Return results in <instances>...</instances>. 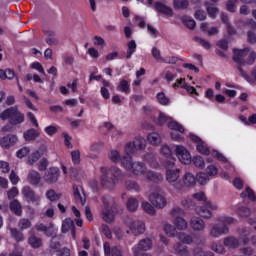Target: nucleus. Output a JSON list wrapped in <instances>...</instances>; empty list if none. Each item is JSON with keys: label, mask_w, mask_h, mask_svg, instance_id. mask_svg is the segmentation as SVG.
Listing matches in <instances>:
<instances>
[{"label": "nucleus", "mask_w": 256, "mask_h": 256, "mask_svg": "<svg viewBox=\"0 0 256 256\" xmlns=\"http://www.w3.org/2000/svg\"><path fill=\"white\" fill-rule=\"evenodd\" d=\"M122 166L126 168V171H131L134 175H143L145 179L148 181H161L163 179V175L149 171L141 162H132L131 156L128 158L127 162L122 160Z\"/></svg>", "instance_id": "nucleus-1"}, {"label": "nucleus", "mask_w": 256, "mask_h": 256, "mask_svg": "<svg viewBox=\"0 0 256 256\" xmlns=\"http://www.w3.org/2000/svg\"><path fill=\"white\" fill-rule=\"evenodd\" d=\"M102 176L100 178L101 185L106 189H112L123 179V173L119 168H105L100 169Z\"/></svg>", "instance_id": "nucleus-2"}, {"label": "nucleus", "mask_w": 256, "mask_h": 256, "mask_svg": "<svg viewBox=\"0 0 256 256\" xmlns=\"http://www.w3.org/2000/svg\"><path fill=\"white\" fill-rule=\"evenodd\" d=\"M0 119L2 121H9L10 125H21L25 121V114L19 111L17 106L8 108L0 113Z\"/></svg>", "instance_id": "nucleus-3"}, {"label": "nucleus", "mask_w": 256, "mask_h": 256, "mask_svg": "<svg viewBox=\"0 0 256 256\" xmlns=\"http://www.w3.org/2000/svg\"><path fill=\"white\" fill-rule=\"evenodd\" d=\"M233 59L238 65H253L256 59V53L249 51L248 48L239 50L234 49Z\"/></svg>", "instance_id": "nucleus-4"}, {"label": "nucleus", "mask_w": 256, "mask_h": 256, "mask_svg": "<svg viewBox=\"0 0 256 256\" xmlns=\"http://www.w3.org/2000/svg\"><path fill=\"white\" fill-rule=\"evenodd\" d=\"M104 208L102 210V215L106 223H111L115 219L114 209H115V198L111 196H105L102 199Z\"/></svg>", "instance_id": "nucleus-5"}, {"label": "nucleus", "mask_w": 256, "mask_h": 256, "mask_svg": "<svg viewBox=\"0 0 256 256\" xmlns=\"http://www.w3.org/2000/svg\"><path fill=\"white\" fill-rule=\"evenodd\" d=\"M147 147V141L145 138L138 136L135 137L132 142H129L125 146V153L128 155V157H131V155H134V153H137V151H143Z\"/></svg>", "instance_id": "nucleus-6"}, {"label": "nucleus", "mask_w": 256, "mask_h": 256, "mask_svg": "<svg viewBox=\"0 0 256 256\" xmlns=\"http://www.w3.org/2000/svg\"><path fill=\"white\" fill-rule=\"evenodd\" d=\"M175 167V158H170V160L166 161V181L168 183H177L179 179L181 171L179 169H173Z\"/></svg>", "instance_id": "nucleus-7"}, {"label": "nucleus", "mask_w": 256, "mask_h": 256, "mask_svg": "<svg viewBox=\"0 0 256 256\" xmlns=\"http://www.w3.org/2000/svg\"><path fill=\"white\" fill-rule=\"evenodd\" d=\"M217 209H219V206L216 203L206 201L204 206L196 207L195 211L197 215H200V217H203L204 219H211V217H213V212L211 211H217Z\"/></svg>", "instance_id": "nucleus-8"}, {"label": "nucleus", "mask_w": 256, "mask_h": 256, "mask_svg": "<svg viewBox=\"0 0 256 256\" xmlns=\"http://www.w3.org/2000/svg\"><path fill=\"white\" fill-rule=\"evenodd\" d=\"M168 127L171 129V138L174 141H183V133H185V128L183 125L179 124L177 121H174L173 118L168 122Z\"/></svg>", "instance_id": "nucleus-9"}, {"label": "nucleus", "mask_w": 256, "mask_h": 256, "mask_svg": "<svg viewBox=\"0 0 256 256\" xmlns=\"http://www.w3.org/2000/svg\"><path fill=\"white\" fill-rule=\"evenodd\" d=\"M195 183H196L195 176L191 173H186L182 177L181 182H176L174 184V189H176V191H178V193H183L184 187H195Z\"/></svg>", "instance_id": "nucleus-10"}, {"label": "nucleus", "mask_w": 256, "mask_h": 256, "mask_svg": "<svg viewBox=\"0 0 256 256\" xmlns=\"http://www.w3.org/2000/svg\"><path fill=\"white\" fill-rule=\"evenodd\" d=\"M149 201L156 209H165L167 207V198L159 192H153L149 195Z\"/></svg>", "instance_id": "nucleus-11"}, {"label": "nucleus", "mask_w": 256, "mask_h": 256, "mask_svg": "<svg viewBox=\"0 0 256 256\" xmlns=\"http://www.w3.org/2000/svg\"><path fill=\"white\" fill-rule=\"evenodd\" d=\"M175 153L180 162H182L184 165H190L191 154L184 146H176Z\"/></svg>", "instance_id": "nucleus-12"}, {"label": "nucleus", "mask_w": 256, "mask_h": 256, "mask_svg": "<svg viewBox=\"0 0 256 256\" xmlns=\"http://www.w3.org/2000/svg\"><path fill=\"white\" fill-rule=\"evenodd\" d=\"M19 142V137L15 134H8L0 139V147L2 149H10V147H15Z\"/></svg>", "instance_id": "nucleus-13"}, {"label": "nucleus", "mask_w": 256, "mask_h": 256, "mask_svg": "<svg viewBox=\"0 0 256 256\" xmlns=\"http://www.w3.org/2000/svg\"><path fill=\"white\" fill-rule=\"evenodd\" d=\"M227 233H229V227L220 224H213L209 231V235L213 239H217L221 237V235H227Z\"/></svg>", "instance_id": "nucleus-14"}, {"label": "nucleus", "mask_w": 256, "mask_h": 256, "mask_svg": "<svg viewBox=\"0 0 256 256\" xmlns=\"http://www.w3.org/2000/svg\"><path fill=\"white\" fill-rule=\"evenodd\" d=\"M129 229L132 235H135V237L143 235V233L146 231L145 222L141 220L132 221L129 225Z\"/></svg>", "instance_id": "nucleus-15"}, {"label": "nucleus", "mask_w": 256, "mask_h": 256, "mask_svg": "<svg viewBox=\"0 0 256 256\" xmlns=\"http://www.w3.org/2000/svg\"><path fill=\"white\" fill-rule=\"evenodd\" d=\"M61 231L62 233H69L70 231L72 239H74V241L77 239V233L75 232V222H73L71 218H66L62 222Z\"/></svg>", "instance_id": "nucleus-16"}, {"label": "nucleus", "mask_w": 256, "mask_h": 256, "mask_svg": "<svg viewBox=\"0 0 256 256\" xmlns=\"http://www.w3.org/2000/svg\"><path fill=\"white\" fill-rule=\"evenodd\" d=\"M104 247V255L106 256H123V249L119 246H114L111 248L108 242L103 244Z\"/></svg>", "instance_id": "nucleus-17"}, {"label": "nucleus", "mask_w": 256, "mask_h": 256, "mask_svg": "<svg viewBox=\"0 0 256 256\" xmlns=\"http://www.w3.org/2000/svg\"><path fill=\"white\" fill-rule=\"evenodd\" d=\"M190 227L193 231H205V220L201 219V217L193 216L190 219Z\"/></svg>", "instance_id": "nucleus-18"}, {"label": "nucleus", "mask_w": 256, "mask_h": 256, "mask_svg": "<svg viewBox=\"0 0 256 256\" xmlns=\"http://www.w3.org/2000/svg\"><path fill=\"white\" fill-rule=\"evenodd\" d=\"M44 179L46 183H56L57 179H59V168H49V170L44 175Z\"/></svg>", "instance_id": "nucleus-19"}, {"label": "nucleus", "mask_w": 256, "mask_h": 256, "mask_svg": "<svg viewBox=\"0 0 256 256\" xmlns=\"http://www.w3.org/2000/svg\"><path fill=\"white\" fill-rule=\"evenodd\" d=\"M73 194L76 203H79L80 205H85V193H83V188L81 186H73Z\"/></svg>", "instance_id": "nucleus-20"}, {"label": "nucleus", "mask_w": 256, "mask_h": 256, "mask_svg": "<svg viewBox=\"0 0 256 256\" xmlns=\"http://www.w3.org/2000/svg\"><path fill=\"white\" fill-rule=\"evenodd\" d=\"M27 181L30 185H39L41 183V174L37 170H30L27 175Z\"/></svg>", "instance_id": "nucleus-21"}, {"label": "nucleus", "mask_w": 256, "mask_h": 256, "mask_svg": "<svg viewBox=\"0 0 256 256\" xmlns=\"http://www.w3.org/2000/svg\"><path fill=\"white\" fill-rule=\"evenodd\" d=\"M134 247H136L140 252L149 251L153 247V241L149 238H144L138 242L137 246Z\"/></svg>", "instance_id": "nucleus-22"}, {"label": "nucleus", "mask_w": 256, "mask_h": 256, "mask_svg": "<svg viewBox=\"0 0 256 256\" xmlns=\"http://www.w3.org/2000/svg\"><path fill=\"white\" fill-rule=\"evenodd\" d=\"M108 157H109L110 161H112L113 163L121 162L123 164V160L125 161V163H127V161H129V158L131 156L127 155V157H121L119 155V151L112 150V151L109 152Z\"/></svg>", "instance_id": "nucleus-23"}, {"label": "nucleus", "mask_w": 256, "mask_h": 256, "mask_svg": "<svg viewBox=\"0 0 256 256\" xmlns=\"http://www.w3.org/2000/svg\"><path fill=\"white\" fill-rule=\"evenodd\" d=\"M45 153H47V149L45 148H40L39 150L33 152L28 158V164L33 165V163H37V161H39V159H41Z\"/></svg>", "instance_id": "nucleus-24"}, {"label": "nucleus", "mask_w": 256, "mask_h": 256, "mask_svg": "<svg viewBox=\"0 0 256 256\" xmlns=\"http://www.w3.org/2000/svg\"><path fill=\"white\" fill-rule=\"evenodd\" d=\"M174 251H176L179 256H195L193 255V252H189L187 246H183V244L179 242L174 245Z\"/></svg>", "instance_id": "nucleus-25"}, {"label": "nucleus", "mask_w": 256, "mask_h": 256, "mask_svg": "<svg viewBox=\"0 0 256 256\" xmlns=\"http://www.w3.org/2000/svg\"><path fill=\"white\" fill-rule=\"evenodd\" d=\"M10 210L14 215H17L18 217H21L23 215V206H21V202L19 200H13L10 202Z\"/></svg>", "instance_id": "nucleus-26"}, {"label": "nucleus", "mask_w": 256, "mask_h": 256, "mask_svg": "<svg viewBox=\"0 0 256 256\" xmlns=\"http://www.w3.org/2000/svg\"><path fill=\"white\" fill-rule=\"evenodd\" d=\"M174 227H176V231H185L188 227L187 220L183 217H176L174 219Z\"/></svg>", "instance_id": "nucleus-27"}, {"label": "nucleus", "mask_w": 256, "mask_h": 256, "mask_svg": "<svg viewBox=\"0 0 256 256\" xmlns=\"http://www.w3.org/2000/svg\"><path fill=\"white\" fill-rule=\"evenodd\" d=\"M155 9L158 13H162L163 15H173V10L161 2L155 4Z\"/></svg>", "instance_id": "nucleus-28"}, {"label": "nucleus", "mask_w": 256, "mask_h": 256, "mask_svg": "<svg viewBox=\"0 0 256 256\" xmlns=\"http://www.w3.org/2000/svg\"><path fill=\"white\" fill-rule=\"evenodd\" d=\"M147 141L150 145H160L161 144V136L155 132H152L147 135Z\"/></svg>", "instance_id": "nucleus-29"}, {"label": "nucleus", "mask_w": 256, "mask_h": 256, "mask_svg": "<svg viewBox=\"0 0 256 256\" xmlns=\"http://www.w3.org/2000/svg\"><path fill=\"white\" fill-rule=\"evenodd\" d=\"M224 245L230 249H237L239 247V240L235 237H226L224 238Z\"/></svg>", "instance_id": "nucleus-30"}, {"label": "nucleus", "mask_w": 256, "mask_h": 256, "mask_svg": "<svg viewBox=\"0 0 256 256\" xmlns=\"http://www.w3.org/2000/svg\"><path fill=\"white\" fill-rule=\"evenodd\" d=\"M117 89H118V91H121L122 93H125L126 95H129L131 93V87L129 85V81H127V80H120Z\"/></svg>", "instance_id": "nucleus-31"}, {"label": "nucleus", "mask_w": 256, "mask_h": 256, "mask_svg": "<svg viewBox=\"0 0 256 256\" xmlns=\"http://www.w3.org/2000/svg\"><path fill=\"white\" fill-rule=\"evenodd\" d=\"M23 137L25 141H35L36 137H39V132L35 129H29L24 132Z\"/></svg>", "instance_id": "nucleus-32"}, {"label": "nucleus", "mask_w": 256, "mask_h": 256, "mask_svg": "<svg viewBox=\"0 0 256 256\" xmlns=\"http://www.w3.org/2000/svg\"><path fill=\"white\" fill-rule=\"evenodd\" d=\"M127 47L128 49H127L126 59H131L135 51H137V43L135 42V40H131L128 42Z\"/></svg>", "instance_id": "nucleus-33"}, {"label": "nucleus", "mask_w": 256, "mask_h": 256, "mask_svg": "<svg viewBox=\"0 0 256 256\" xmlns=\"http://www.w3.org/2000/svg\"><path fill=\"white\" fill-rule=\"evenodd\" d=\"M164 232L169 237H178L179 233L177 232V228L171 224L164 225Z\"/></svg>", "instance_id": "nucleus-34"}, {"label": "nucleus", "mask_w": 256, "mask_h": 256, "mask_svg": "<svg viewBox=\"0 0 256 256\" xmlns=\"http://www.w3.org/2000/svg\"><path fill=\"white\" fill-rule=\"evenodd\" d=\"M33 224L31 223V220L27 218H22L18 221V229L20 231H26V229H31V226Z\"/></svg>", "instance_id": "nucleus-35"}, {"label": "nucleus", "mask_w": 256, "mask_h": 256, "mask_svg": "<svg viewBox=\"0 0 256 256\" xmlns=\"http://www.w3.org/2000/svg\"><path fill=\"white\" fill-rule=\"evenodd\" d=\"M178 239L181 241V243H184L185 245H191L193 243V236L187 234V233H179L178 234Z\"/></svg>", "instance_id": "nucleus-36"}, {"label": "nucleus", "mask_w": 256, "mask_h": 256, "mask_svg": "<svg viewBox=\"0 0 256 256\" xmlns=\"http://www.w3.org/2000/svg\"><path fill=\"white\" fill-rule=\"evenodd\" d=\"M144 161H146V163H148V165H150L152 169H157V167H159V163H157V161L155 160V155L153 154L145 155Z\"/></svg>", "instance_id": "nucleus-37"}, {"label": "nucleus", "mask_w": 256, "mask_h": 256, "mask_svg": "<svg viewBox=\"0 0 256 256\" xmlns=\"http://www.w3.org/2000/svg\"><path fill=\"white\" fill-rule=\"evenodd\" d=\"M142 209L148 215H155V213H157L155 210V206H153V204H151L147 201L142 202Z\"/></svg>", "instance_id": "nucleus-38"}, {"label": "nucleus", "mask_w": 256, "mask_h": 256, "mask_svg": "<svg viewBox=\"0 0 256 256\" xmlns=\"http://www.w3.org/2000/svg\"><path fill=\"white\" fill-rule=\"evenodd\" d=\"M196 181L200 185H207L209 183V175L205 172H200L196 175Z\"/></svg>", "instance_id": "nucleus-39"}, {"label": "nucleus", "mask_w": 256, "mask_h": 256, "mask_svg": "<svg viewBox=\"0 0 256 256\" xmlns=\"http://www.w3.org/2000/svg\"><path fill=\"white\" fill-rule=\"evenodd\" d=\"M29 245H31V247H33V249H39V247H41V245H43V241L41 240V238H38L36 236H31L28 239Z\"/></svg>", "instance_id": "nucleus-40"}, {"label": "nucleus", "mask_w": 256, "mask_h": 256, "mask_svg": "<svg viewBox=\"0 0 256 256\" xmlns=\"http://www.w3.org/2000/svg\"><path fill=\"white\" fill-rule=\"evenodd\" d=\"M10 233L13 239H15V241H17L18 243L21 241H25V236H23L21 231L17 230L16 228H11Z\"/></svg>", "instance_id": "nucleus-41"}, {"label": "nucleus", "mask_w": 256, "mask_h": 256, "mask_svg": "<svg viewBox=\"0 0 256 256\" xmlns=\"http://www.w3.org/2000/svg\"><path fill=\"white\" fill-rule=\"evenodd\" d=\"M126 207L129 211H135L139 208V200L136 198H129Z\"/></svg>", "instance_id": "nucleus-42"}, {"label": "nucleus", "mask_w": 256, "mask_h": 256, "mask_svg": "<svg viewBox=\"0 0 256 256\" xmlns=\"http://www.w3.org/2000/svg\"><path fill=\"white\" fill-rule=\"evenodd\" d=\"M240 197L242 199H245L246 197H248V199H250V201H255L256 199V196H255V193L253 192V190L251 188H246L245 191H243L241 194H240Z\"/></svg>", "instance_id": "nucleus-43"}, {"label": "nucleus", "mask_w": 256, "mask_h": 256, "mask_svg": "<svg viewBox=\"0 0 256 256\" xmlns=\"http://www.w3.org/2000/svg\"><path fill=\"white\" fill-rule=\"evenodd\" d=\"M209 25L207 23H202L200 26L201 31H207L208 35H217L219 33V29L217 27H212L208 30Z\"/></svg>", "instance_id": "nucleus-44"}, {"label": "nucleus", "mask_w": 256, "mask_h": 256, "mask_svg": "<svg viewBox=\"0 0 256 256\" xmlns=\"http://www.w3.org/2000/svg\"><path fill=\"white\" fill-rule=\"evenodd\" d=\"M126 189H128V191H140L141 187L139 186V184L133 180H129L126 182Z\"/></svg>", "instance_id": "nucleus-45"}, {"label": "nucleus", "mask_w": 256, "mask_h": 256, "mask_svg": "<svg viewBox=\"0 0 256 256\" xmlns=\"http://www.w3.org/2000/svg\"><path fill=\"white\" fill-rule=\"evenodd\" d=\"M221 19L225 23L229 35H233L235 33V29H233V27H231V24L228 22L229 17L226 14H221Z\"/></svg>", "instance_id": "nucleus-46"}, {"label": "nucleus", "mask_w": 256, "mask_h": 256, "mask_svg": "<svg viewBox=\"0 0 256 256\" xmlns=\"http://www.w3.org/2000/svg\"><path fill=\"white\" fill-rule=\"evenodd\" d=\"M218 221L222 223V225H225L226 227L227 225H233V223H235V219L231 216H221L218 218Z\"/></svg>", "instance_id": "nucleus-47"}, {"label": "nucleus", "mask_w": 256, "mask_h": 256, "mask_svg": "<svg viewBox=\"0 0 256 256\" xmlns=\"http://www.w3.org/2000/svg\"><path fill=\"white\" fill-rule=\"evenodd\" d=\"M35 194V191L33 189H31V187L29 186H24L22 188V195L23 197H25L26 201H28L32 195Z\"/></svg>", "instance_id": "nucleus-48"}, {"label": "nucleus", "mask_w": 256, "mask_h": 256, "mask_svg": "<svg viewBox=\"0 0 256 256\" xmlns=\"http://www.w3.org/2000/svg\"><path fill=\"white\" fill-rule=\"evenodd\" d=\"M50 249H54V251H59V249H61V242H59V237H52L50 242Z\"/></svg>", "instance_id": "nucleus-49"}, {"label": "nucleus", "mask_w": 256, "mask_h": 256, "mask_svg": "<svg viewBox=\"0 0 256 256\" xmlns=\"http://www.w3.org/2000/svg\"><path fill=\"white\" fill-rule=\"evenodd\" d=\"M161 153L166 157V161H171L173 159V154L171 153V148H169L167 145H163L161 148Z\"/></svg>", "instance_id": "nucleus-50"}, {"label": "nucleus", "mask_w": 256, "mask_h": 256, "mask_svg": "<svg viewBox=\"0 0 256 256\" xmlns=\"http://www.w3.org/2000/svg\"><path fill=\"white\" fill-rule=\"evenodd\" d=\"M46 197L49 201H59V199H61V194H57L55 190H48L46 192Z\"/></svg>", "instance_id": "nucleus-51"}, {"label": "nucleus", "mask_w": 256, "mask_h": 256, "mask_svg": "<svg viewBox=\"0 0 256 256\" xmlns=\"http://www.w3.org/2000/svg\"><path fill=\"white\" fill-rule=\"evenodd\" d=\"M182 21L188 29H195L196 23L195 20L191 19V17L185 16Z\"/></svg>", "instance_id": "nucleus-52"}, {"label": "nucleus", "mask_w": 256, "mask_h": 256, "mask_svg": "<svg viewBox=\"0 0 256 256\" xmlns=\"http://www.w3.org/2000/svg\"><path fill=\"white\" fill-rule=\"evenodd\" d=\"M156 99L160 105H169V99L165 95V93L160 92L156 95Z\"/></svg>", "instance_id": "nucleus-53"}, {"label": "nucleus", "mask_w": 256, "mask_h": 256, "mask_svg": "<svg viewBox=\"0 0 256 256\" xmlns=\"http://www.w3.org/2000/svg\"><path fill=\"white\" fill-rule=\"evenodd\" d=\"M44 235H47V237H53V235H57V227H55L53 224L48 225Z\"/></svg>", "instance_id": "nucleus-54"}, {"label": "nucleus", "mask_w": 256, "mask_h": 256, "mask_svg": "<svg viewBox=\"0 0 256 256\" xmlns=\"http://www.w3.org/2000/svg\"><path fill=\"white\" fill-rule=\"evenodd\" d=\"M197 151H199L201 155H209L210 153L209 147L205 145V142H200L199 144H197Z\"/></svg>", "instance_id": "nucleus-55"}, {"label": "nucleus", "mask_w": 256, "mask_h": 256, "mask_svg": "<svg viewBox=\"0 0 256 256\" xmlns=\"http://www.w3.org/2000/svg\"><path fill=\"white\" fill-rule=\"evenodd\" d=\"M189 2L187 0H174L175 9H187Z\"/></svg>", "instance_id": "nucleus-56"}, {"label": "nucleus", "mask_w": 256, "mask_h": 256, "mask_svg": "<svg viewBox=\"0 0 256 256\" xmlns=\"http://www.w3.org/2000/svg\"><path fill=\"white\" fill-rule=\"evenodd\" d=\"M171 117L165 115L163 112H160L159 117H158V125H169V121H171Z\"/></svg>", "instance_id": "nucleus-57"}, {"label": "nucleus", "mask_w": 256, "mask_h": 256, "mask_svg": "<svg viewBox=\"0 0 256 256\" xmlns=\"http://www.w3.org/2000/svg\"><path fill=\"white\" fill-rule=\"evenodd\" d=\"M192 161L195 167H199L200 169H203V167H205V160L201 156H195Z\"/></svg>", "instance_id": "nucleus-58"}, {"label": "nucleus", "mask_w": 256, "mask_h": 256, "mask_svg": "<svg viewBox=\"0 0 256 256\" xmlns=\"http://www.w3.org/2000/svg\"><path fill=\"white\" fill-rule=\"evenodd\" d=\"M193 255L194 256H215L213 252H204L203 249L201 248H195L193 250Z\"/></svg>", "instance_id": "nucleus-59"}, {"label": "nucleus", "mask_w": 256, "mask_h": 256, "mask_svg": "<svg viewBox=\"0 0 256 256\" xmlns=\"http://www.w3.org/2000/svg\"><path fill=\"white\" fill-rule=\"evenodd\" d=\"M152 57L158 61L159 63H161V61H163V57L161 56V50H159L158 48H152Z\"/></svg>", "instance_id": "nucleus-60"}, {"label": "nucleus", "mask_w": 256, "mask_h": 256, "mask_svg": "<svg viewBox=\"0 0 256 256\" xmlns=\"http://www.w3.org/2000/svg\"><path fill=\"white\" fill-rule=\"evenodd\" d=\"M237 214L240 217H249V215H251V210L247 207H240L237 210Z\"/></svg>", "instance_id": "nucleus-61"}, {"label": "nucleus", "mask_w": 256, "mask_h": 256, "mask_svg": "<svg viewBox=\"0 0 256 256\" xmlns=\"http://www.w3.org/2000/svg\"><path fill=\"white\" fill-rule=\"evenodd\" d=\"M207 11L209 17H211L212 19H215V17H217V13H219V9H217V7L213 5L207 6Z\"/></svg>", "instance_id": "nucleus-62"}, {"label": "nucleus", "mask_w": 256, "mask_h": 256, "mask_svg": "<svg viewBox=\"0 0 256 256\" xmlns=\"http://www.w3.org/2000/svg\"><path fill=\"white\" fill-rule=\"evenodd\" d=\"M28 203H33V205H40L41 203V196L39 194H34L31 196V198H28Z\"/></svg>", "instance_id": "nucleus-63"}, {"label": "nucleus", "mask_w": 256, "mask_h": 256, "mask_svg": "<svg viewBox=\"0 0 256 256\" xmlns=\"http://www.w3.org/2000/svg\"><path fill=\"white\" fill-rule=\"evenodd\" d=\"M93 43L96 47H105V39L101 36H94Z\"/></svg>", "instance_id": "nucleus-64"}]
</instances>
